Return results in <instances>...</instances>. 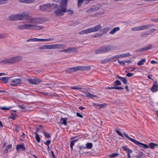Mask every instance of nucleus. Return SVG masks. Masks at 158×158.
<instances>
[{"mask_svg": "<svg viewBox=\"0 0 158 158\" xmlns=\"http://www.w3.org/2000/svg\"><path fill=\"white\" fill-rule=\"evenodd\" d=\"M24 12L23 14H18L16 15H11L9 17V19L11 21H17L25 19L27 20H31V23H35V19L28 15L25 14Z\"/></svg>", "mask_w": 158, "mask_h": 158, "instance_id": "1", "label": "nucleus"}, {"mask_svg": "<svg viewBox=\"0 0 158 158\" xmlns=\"http://www.w3.org/2000/svg\"><path fill=\"white\" fill-rule=\"evenodd\" d=\"M67 1H61L59 7L54 11L56 15H63L64 12L67 11L66 9Z\"/></svg>", "mask_w": 158, "mask_h": 158, "instance_id": "2", "label": "nucleus"}, {"mask_svg": "<svg viewBox=\"0 0 158 158\" xmlns=\"http://www.w3.org/2000/svg\"><path fill=\"white\" fill-rule=\"evenodd\" d=\"M115 48L110 45L102 47L96 49L95 52L98 54L103 53L114 50Z\"/></svg>", "mask_w": 158, "mask_h": 158, "instance_id": "3", "label": "nucleus"}, {"mask_svg": "<svg viewBox=\"0 0 158 158\" xmlns=\"http://www.w3.org/2000/svg\"><path fill=\"white\" fill-rule=\"evenodd\" d=\"M57 6L56 4L49 3L40 6V8L42 11L50 12Z\"/></svg>", "mask_w": 158, "mask_h": 158, "instance_id": "4", "label": "nucleus"}, {"mask_svg": "<svg viewBox=\"0 0 158 158\" xmlns=\"http://www.w3.org/2000/svg\"><path fill=\"white\" fill-rule=\"evenodd\" d=\"M116 131L119 135L120 136L123 138H124V137L123 136L124 135L125 137L127 138L129 140L135 144L137 145H138V141L129 137L127 134L125 132H124L123 133V135L118 130H116Z\"/></svg>", "mask_w": 158, "mask_h": 158, "instance_id": "5", "label": "nucleus"}, {"mask_svg": "<svg viewBox=\"0 0 158 158\" xmlns=\"http://www.w3.org/2000/svg\"><path fill=\"white\" fill-rule=\"evenodd\" d=\"M54 40L53 38H50L45 39H38L36 38H30L27 40V42H36V41H52Z\"/></svg>", "mask_w": 158, "mask_h": 158, "instance_id": "6", "label": "nucleus"}, {"mask_svg": "<svg viewBox=\"0 0 158 158\" xmlns=\"http://www.w3.org/2000/svg\"><path fill=\"white\" fill-rule=\"evenodd\" d=\"M14 57H12L8 58L3 60L0 61L1 64H11L15 63Z\"/></svg>", "mask_w": 158, "mask_h": 158, "instance_id": "7", "label": "nucleus"}, {"mask_svg": "<svg viewBox=\"0 0 158 158\" xmlns=\"http://www.w3.org/2000/svg\"><path fill=\"white\" fill-rule=\"evenodd\" d=\"M34 19V18H33ZM35 23H31V21L29 20L30 21L29 23L31 24V27H30V29L31 30H40L42 29L43 28V27L40 26H37L35 25V24L36 23V19L35 18Z\"/></svg>", "mask_w": 158, "mask_h": 158, "instance_id": "8", "label": "nucleus"}, {"mask_svg": "<svg viewBox=\"0 0 158 158\" xmlns=\"http://www.w3.org/2000/svg\"><path fill=\"white\" fill-rule=\"evenodd\" d=\"M22 80L20 78H15L12 79L10 81V85L13 86H16L19 85Z\"/></svg>", "mask_w": 158, "mask_h": 158, "instance_id": "9", "label": "nucleus"}, {"mask_svg": "<svg viewBox=\"0 0 158 158\" xmlns=\"http://www.w3.org/2000/svg\"><path fill=\"white\" fill-rule=\"evenodd\" d=\"M150 90L153 93H156L158 91V82L157 81H155L153 82Z\"/></svg>", "mask_w": 158, "mask_h": 158, "instance_id": "10", "label": "nucleus"}, {"mask_svg": "<svg viewBox=\"0 0 158 158\" xmlns=\"http://www.w3.org/2000/svg\"><path fill=\"white\" fill-rule=\"evenodd\" d=\"M101 7V5H98L97 6H93L89 9L87 10L86 11V13H89L96 11L100 9Z\"/></svg>", "mask_w": 158, "mask_h": 158, "instance_id": "11", "label": "nucleus"}, {"mask_svg": "<svg viewBox=\"0 0 158 158\" xmlns=\"http://www.w3.org/2000/svg\"><path fill=\"white\" fill-rule=\"evenodd\" d=\"M77 70L84 71L86 70H89L91 68L89 66H79L76 67Z\"/></svg>", "mask_w": 158, "mask_h": 158, "instance_id": "12", "label": "nucleus"}, {"mask_svg": "<svg viewBox=\"0 0 158 158\" xmlns=\"http://www.w3.org/2000/svg\"><path fill=\"white\" fill-rule=\"evenodd\" d=\"M83 95L85 97H89L90 98H96L97 97V96L96 95L93 94L89 91H83Z\"/></svg>", "mask_w": 158, "mask_h": 158, "instance_id": "13", "label": "nucleus"}, {"mask_svg": "<svg viewBox=\"0 0 158 158\" xmlns=\"http://www.w3.org/2000/svg\"><path fill=\"white\" fill-rule=\"evenodd\" d=\"M102 28V26L100 24H98L95 27L90 28V31L91 32H96Z\"/></svg>", "mask_w": 158, "mask_h": 158, "instance_id": "14", "label": "nucleus"}, {"mask_svg": "<svg viewBox=\"0 0 158 158\" xmlns=\"http://www.w3.org/2000/svg\"><path fill=\"white\" fill-rule=\"evenodd\" d=\"M30 24H23L18 26V28L19 29H30Z\"/></svg>", "mask_w": 158, "mask_h": 158, "instance_id": "15", "label": "nucleus"}, {"mask_svg": "<svg viewBox=\"0 0 158 158\" xmlns=\"http://www.w3.org/2000/svg\"><path fill=\"white\" fill-rule=\"evenodd\" d=\"M76 67L69 68H68L65 70V72L67 73H71L75 72L77 71Z\"/></svg>", "mask_w": 158, "mask_h": 158, "instance_id": "16", "label": "nucleus"}, {"mask_svg": "<svg viewBox=\"0 0 158 158\" xmlns=\"http://www.w3.org/2000/svg\"><path fill=\"white\" fill-rule=\"evenodd\" d=\"M153 26V25H152L148 24L147 25H144L142 26H139V30L147 29Z\"/></svg>", "mask_w": 158, "mask_h": 158, "instance_id": "17", "label": "nucleus"}, {"mask_svg": "<svg viewBox=\"0 0 158 158\" xmlns=\"http://www.w3.org/2000/svg\"><path fill=\"white\" fill-rule=\"evenodd\" d=\"M152 48V45L151 44H149L148 45V46L142 48L140 49H139V51L143 52L146 51L151 49Z\"/></svg>", "mask_w": 158, "mask_h": 158, "instance_id": "18", "label": "nucleus"}, {"mask_svg": "<svg viewBox=\"0 0 158 158\" xmlns=\"http://www.w3.org/2000/svg\"><path fill=\"white\" fill-rule=\"evenodd\" d=\"M65 45L63 44H54V49H61L65 47Z\"/></svg>", "mask_w": 158, "mask_h": 158, "instance_id": "19", "label": "nucleus"}, {"mask_svg": "<svg viewBox=\"0 0 158 158\" xmlns=\"http://www.w3.org/2000/svg\"><path fill=\"white\" fill-rule=\"evenodd\" d=\"M90 33H91V32L89 28L85 30L81 31L79 32V34L81 35L84 34H87Z\"/></svg>", "mask_w": 158, "mask_h": 158, "instance_id": "20", "label": "nucleus"}, {"mask_svg": "<svg viewBox=\"0 0 158 158\" xmlns=\"http://www.w3.org/2000/svg\"><path fill=\"white\" fill-rule=\"evenodd\" d=\"M117 78L120 79L124 84H126L127 83V81L126 79V77H122L118 75L117 76Z\"/></svg>", "mask_w": 158, "mask_h": 158, "instance_id": "21", "label": "nucleus"}, {"mask_svg": "<svg viewBox=\"0 0 158 158\" xmlns=\"http://www.w3.org/2000/svg\"><path fill=\"white\" fill-rule=\"evenodd\" d=\"M139 147H141L143 150H145L146 148H149V146L148 145L139 142Z\"/></svg>", "mask_w": 158, "mask_h": 158, "instance_id": "22", "label": "nucleus"}, {"mask_svg": "<svg viewBox=\"0 0 158 158\" xmlns=\"http://www.w3.org/2000/svg\"><path fill=\"white\" fill-rule=\"evenodd\" d=\"M67 118H61L60 119V121L61 124H63L65 126H66L67 124Z\"/></svg>", "mask_w": 158, "mask_h": 158, "instance_id": "23", "label": "nucleus"}, {"mask_svg": "<svg viewBox=\"0 0 158 158\" xmlns=\"http://www.w3.org/2000/svg\"><path fill=\"white\" fill-rule=\"evenodd\" d=\"M16 149L18 151L20 148H21L23 150H25L26 149L23 144L17 145L16 147Z\"/></svg>", "mask_w": 158, "mask_h": 158, "instance_id": "24", "label": "nucleus"}, {"mask_svg": "<svg viewBox=\"0 0 158 158\" xmlns=\"http://www.w3.org/2000/svg\"><path fill=\"white\" fill-rule=\"evenodd\" d=\"M120 30V28L118 27H116L113 28V29L110 32V34H113L116 31H118Z\"/></svg>", "mask_w": 158, "mask_h": 158, "instance_id": "25", "label": "nucleus"}, {"mask_svg": "<svg viewBox=\"0 0 158 158\" xmlns=\"http://www.w3.org/2000/svg\"><path fill=\"white\" fill-rule=\"evenodd\" d=\"M38 131V130H36V131L35 132V138L37 141L39 143L40 142V135H39L37 133Z\"/></svg>", "mask_w": 158, "mask_h": 158, "instance_id": "26", "label": "nucleus"}, {"mask_svg": "<svg viewBox=\"0 0 158 158\" xmlns=\"http://www.w3.org/2000/svg\"><path fill=\"white\" fill-rule=\"evenodd\" d=\"M0 80L3 83H6L8 81L9 78L7 77H0Z\"/></svg>", "mask_w": 158, "mask_h": 158, "instance_id": "27", "label": "nucleus"}, {"mask_svg": "<svg viewBox=\"0 0 158 158\" xmlns=\"http://www.w3.org/2000/svg\"><path fill=\"white\" fill-rule=\"evenodd\" d=\"M14 57L15 63L19 61H21L22 60V57L20 56H18Z\"/></svg>", "mask_w": 158, "mask_h": 158, "instance_id": "28", "label": "nucleus"}, {"mask_svg": "<svg viewBox=\"0 0 158 158\" xmlns=\"http://www.w3.org/2000/svg\"><path fill=\"white\" fill-rule=\"evenodd\" d=\"M109 30H110V27H109L105 28L104 29H102V30L101 31L102 32V33H101V34H102V35H103V34H106Z\"/></svg>", "mask_w": 158, "mask_h": 158, "instance_id": "29", "label": "nucleus"}, {"mask_svg": "<svg viewBox=\"0 0 158 158\" xmlns=\"http://www.w3.org/2000/svg\"><path fill=\"white\" fill-rule=\"evenodd\" d=\"M158 146V145L157 144L153 143H151L149 144V146L152 149H153L154 148L156 147H157Z\"/></svg>", "mask_w": 158, "mask_h": 158, "instance_id": "30", "label": "nucleus"}, {"mask_svg": "<svg viewBox=\"0 0 158 158\" xmlns=\"http://www.w3.org/2000/svg\"><path fill=\"white\" fill-rule=\"evenodd\" d=\"M12 147V145L11 144H9L8 146H7L6 149L4 151V152L5 153H7L8 150L9 149H10Z\"/></svg>", "mask_w": 158, "mask_h": 158, "instance_id": "31", "label": "nucleus"}, {"mask_svg": "<svg viewBox=\"0 0 158 158\" xmlns=\"http://www.w3.org/2000/svg\"><path fill=\"white\" fill-rule=\"evenodd\" d=\"M68 53H72L74 52H77L76 48H69L68 49Z\"/></svg>", "mask_w": 158, "mask_h": 158, "instance_id": "32", "label": "nucleus"}, {"mask_svg": "<svg viewBox=\"0 0 158 158\" xmlns=\"http://www.w3.org/2000/svg\"><path fill=\"white\" fill-rule=\"evenodd\" d=\"M123 149L127 152V154L131 153L132 152V151L128 148L124 147L123 148Z\"/></svg>", "mask_w": 158, "mask_h": 158, "instance_id": "33", "label": "nucleus"}, {"mask_svg": "<svg viewBox=\"0 0 158 158\" xmlns=\"http://www.w3.org/2000/svg\"><path fill=\"white\" fill-rule=\"evenodd\" d=\"M121 84V82L119 80H117L114 82L113 85L114 87H116L118 85H120Z\"/></svg>", "mask_w": 158, "mask_h": 158, "instance_id": "34", "label": "nucleus"}, {"mask_svg": "<svg viewBox=\"0 0 158 158\" xmlns=\"http://www.w3.org/2000/svg\"><path fill=\"white\" fill-rule=\"evenodd\" d=\"M93 147V144L91 143H88L86 144V148L89 149H91Z\"/></svg>", "mask_w": 158, "mask_h": 158, "instance_id": "35", "label": "nucleus"}, {"mask_svg": "<svg viewBox=\"0 0 158 158\" xmlns=\"http://www.w3.org/2000/svg\"><path fill=\"white\" fill-rule=\"evenodd\" d=\"M21 3H26L27 4L31 3L34 2V1H19Z\"/></svg>", "mask_w": 158, "mask_h": 158, "instance_id": "36", "label": "nucleus"}, {"mask_svg": "<svg viewBox=\"0 0 158 158\" xmlns=\"http://www.w3.org/2000/svg\"><path fill=\"white\" fill-rule=\"evenodd\" d=\"M118 155V154L117 153H114L110 154L109 155V157L110 158H113L117 156Z\"/></svg>", "mask_w": 158, "mask_h": 158, "instance_id": "37", "label": "nucleus"}, {"mask_svg": "<svg viewBox=\"0 0 158 158\" xmlns=\"http://www.w3.org/2000/svg\"><path fill=\"white\" fill-rule=\"evenodd\" d=\"M42 81V80H40L39 78H35V85L38 84Z\"/></svg>", "mask_w": 158, "mask_h": 158, "instance_id": "38", "label": "nucleus"}, {"mask_svg": "<svg viewBox=\"0 0 158 158\" xmlns=\"http://www.w3.org/2000/svg\"><path fill=\"white\" fill-rule=\"evenodd\" d=\"M107 105V104L105 103H104L102 104H98V106L99 108L100 109H101L102 108H104Z\"/></svg>", "mask_w": 158, "mask_h": 158, "instance_id": "39", "label": "nucleus"}, {"mask_svg": "<svg viewBox=\"0 0 158 158\" xmlns=\"http://www.w3.org/2000/svg\"><path fill=\"white\" fill-rule=\"evenodd\" d=\"M27 81L30 83L35 85V78L34 79H30L29 78L27 79Z\"/></svg>", "mask_w": 158, "mask_h": 158, "instance_id": "40", "label": "nucleus"}, {"mask_svg": "<svg viewBox=\"0 0 158 158\" xmlns=\"http://www.w3.org/2000/svg\"><path fill=\"white\" fill-rule=\"evenodd\" d=\"M145 62L146 60L145 58L141 59L139 61V66L143 65Z\"/></svg>", "mask_w": 158, "mask_h": 158, "instance_id": "41", "label": "nucleus"}, {"mask_svg": "<svg viewBox=\"0 0 158 158\" xmlns=\"http://www.w3.org/2000/svg\"><path fill=\"white\" fill-rule=\"evenodd\" d=\"M122 58H125L127 57L130 56V54L129 53H125L121 54Z\"/></svg>", "mask_w": 158, "mask_h": 158, "instance_id": "42", "label": "nucleus"}, {"mask_svg": "<svg viewBox=\"0 0 158 158\" xmlns=\"http://www.w3.org/2000/svg\"><path fill=\"white\" fill-rule=\"evenodd\" d=\"M46 49H54V44L46 45Z\"/></svg>", "mask_w": 158, "mask_h": 158, "instance_id": "43", "label": "nucleus"}, {"mask_svg": "<svg viewBox=\"0 0 158 158\" xmlns=\"http://www.w3.org/2000/svg\"><path fill=\"white\" fill-rule=\"evenodd\" d=\"M78 140V139H75L73 140H72L71 141L70 143V146H73L74 145L75 143Z\"/></svg>", "mask_w": 158, "mask_h": 158, "instance_id": "44", "label": "nucleus"}, {"mask_svg": "<svg viewBox=\"0 0 158 158\" xmlns=\"http://www.w3.org/2000/svg\"><path fill=\"white\" fill-rule=\"evenodd\" d=\"M109 60L110 61L113 60V61L115 62L117 61L116 59L114 57V56H112L109 58Z\"/></svg>", "mask_w": 158, "mask_h": 158, "instance_id": "45", "label": "nucleus"}, {"mask_svg": "<svg viewBox=\"0 0 158 158\" xmlns=\"http://www.w3.org/2000/svg\"><path fill=\"white\" fill-rule=\"evenodd\" d=\"M44 136L47 138H49L51 137V135L49 133H47L46 131L44 132Z\"/></svg>", "mask_w": 158, "mask_h": 158, "instance_id": "46", "label": "nucleus"}, {"mask_svg": "<svg viewBox=\"0 0 158 158\" xmlns=\"http://www.w3.org/2000/svg\"><path fill=\"white\" fill-rule=\"evenodd\" d=\"M50 143L51 140H47L44 143L45 144L48 146V148H49V145Z\"/></svg>", "mask_w": 158, "mask_h": 158, "instance_id": "47", "label": "nucleus"}, {"mask_svg": "<svg viewBox=\"0 0 158 158\" xmlns=\"http://www.w3.org/2000/svg\"><path fill=\"white\" fill-rule=\"evenodd\" d=\"M110 61V60H109V58L108 59H105V60H103L102 61V63H108Z\"/></svg>", "mask_w": 158, "mask_h": 158, "instance_id": "48", "label": "nucleus"}, {"mask_svg": "<svg viewBox=\"0 0 158 158\" xmlns=\"http://www.w3.org/2000/svg\"><path fill=\"white\" fill-rule=\"evenodd\" d=\"M118 62L124 66L125 64V61H120L118 59L117 60Z\"/></svg>", "mask_w": 158, "mask_h": 158, "instance_id": "49", "label": "nucleus"}, {"mask_svg": "<svg viewBox=\"0 0 158 158\" xmlns=\"http://www.w3.org/2000/svg\"><path fill=\"white\" fill-rule=\"evenodd\" d=\"M102 35V34H99L98 33H96L95 35H94V37L95 38L100 37Z\"/></svg>", "mask_w": 158, "mask_h": 158, "instance_id": "50", "label": "nucleus"}, {"mask_svg": "<svg viewBox=\"0 0 158 158\" xmlns=\"http://www.w3.org/2000/svg\"><path fill=\"white\" fill-rule=\"evenodd\" d=\"M0 109H1L2 110H9L10 109V107H8V108H6V107H0Z\"/></svg>", "mask_w": 158, "mask_h": 158, "instance_id": "51", "label": "nucleus"}, {"mask_svg": "<svg viewBox=\"0 0 158 158\" xmlns=\"http://www.w3.org/2000/svg\"><path fill=\"white\" fill-rule=\"evenodd\" d=\"M11 114L12 115H13V116H10L9 117V118H10L11 119H12L15 120V116L16 114H13L12 113H11Z\"/></svg>", "mask_w": 158, "mask_h": 158, "instance_id": "52", "label": "nucleus"}, {"mask_svg": "<svg viewBox=\"0 0 158 158\" xmlns=\"http://www.w3.org/2000/svg\"><path fill=\"white\" fill-rule=\"evenodd\" d=\"M133 75H134V74L133 73H127L126 75V76L128 77H130Z\"/></svg>", "mask_w": 158, "mask_h": 158, "instance_id": "53", "label": "nucleus"}, {"mask_svg": "<svg viewBox=\"0 0 158 158\" xmlns=\"http://www.w3.org/2000/svg\"><path fill=\"white\" fill-rule=\"evenodd\" d=\"M6 36V35L5 34H0V39H3L5 38Z\"/></svg>", "mask_w": 158, "mask_h": 158, "instance_id": "54", "label": "nucleus"}, {"mask_svg": "<svg viewBox=\"0 0 158 158\" xmlns=\"http://www.w3.org/2000/svg\"><path fill=\"white\" fill-rule=\"evenodd\" d=\"M84 1H78V7H80L81 5Z\"/></svg>", "mask_w": 158, "mask_h": 158, "instance_id": "55", "label": "nucleus"}, {"mask_svg": "<svg viewBox=\"0 0 158 158\" xmlns=\"http://www.w3.org/2000/svg\"><path fill=\"white\" fill-rule=\"evenodd\" d=\"M76 115L77 117H78L81 118H83V116L81 114L78 113V112H77L76 113Z\"/></svg>", "mask_w": 158, "mask_h": 158, "instance_id": "56", "label": "nucleus"}, {"mask_svg": "<svg viewBox=\"0 0 158 158\" xmlns=\"http://www.w3.org/2000/svg\"><path fill=\"white\" fill-rule=\"evenodd\" d=\"M150 20L151 21L154 23H156L158 22V19H151Z\"/></svg>", "mask_w": 158, "mask_h": 158, "instance_id": "57", "label": "nucleus"}, {"mask_svg": "<svg viewBox=\"0 0 158 158\" xmlns=\"http://www.w3.org/2000/svg\"><path fill=\"white\" fill-rule=\"evenodd\" d=\"M46 45H44L40 47L39 48L40 49H46Z\"/></svg>", "mask_w": 158, "mask_h": 158, "instance_id": "58", "label": "nucleus"}, {"mask_svg": "<svg viewBox=\"0 0 158 158\" xmlns=\"http://www.w3.org/2000/svg\"><path fill=\"white\" fill-rule=\"evenodd\" d=\"M114 57L116 59L122 58L121 54L114 56Z\"/></svg>", "mask_w": 158, "mask_h": 158, "instance_id": "59", "label": "nucleus"}, {"mask_svg": "<svg viewBox=\"0 0 158 158\" xmlns=\"http://www.w3.org/2000/svg\"><path fill=\"white\" fill-rule=\"evenodd\" d=\"M7 1H0V4H2L6 3Z\"/></svg>", "mask_w": 158, "mask_h": 158, "instance_id": "60", "label": "nucleus"}, {"mask_svg": "<svg viewBox=\"0 0 158 158\" xmlns=\"http://www.w3.org/2000/svg\"><path fill=\"white\" fill-rule=\"evenodd\" d=\"M124 89V88L121 87V86H119V87H115V89Z\"/></svg>", "mask_w": 158, "mask_h": 158, "instance_id": "61", "label": "nucleus"}, {"mask_svg": "<svg viewBox=\"0 0 158 158\" xmlns=\"http://www.w3.org/2000/svg\"><path fill=\"white\" fill-rule=\"evenodd\" d=\"M152 75H148L147 76V77L148 79H150L152 81H153L154 79L152 78Z\"/></svg>", "mask_w": 158, "mask_h": 158, "instance_id": "62", "label": "nucleus"}, {"mask_svg": "<svg viewBox=\"0 0 158 158\" xmlns=\"http://www.w3.org/2000/svg\"><path fill=\"white\" fill-rule=\"evenodd\" d=\"M79 149H80V150H82L83 149H85L86 148V147L83 146V145L80 146L79 147Z\"/></svg>", "mask_w": 158, "mask_h": 158, "instance_id": "63", "label": "nucleus"}, {"mask_svg": "<svg viewBox=\"0 0 158 158\" xmlns=\"http://www.w3.org/2000/svg\"><path fill=\"white\" fill-rule=\"evenodd\" d=\"M155 30V29L154 28L151 29L150 30V31H149V32L150 34L153 33L154 32Z\"/></svg>", "mask_w": 158, "mask_h": 158, "instance_id": "64", "label": "nucleus"}]
</instances>
